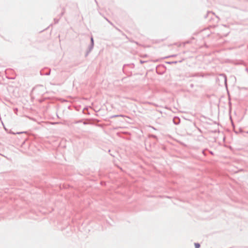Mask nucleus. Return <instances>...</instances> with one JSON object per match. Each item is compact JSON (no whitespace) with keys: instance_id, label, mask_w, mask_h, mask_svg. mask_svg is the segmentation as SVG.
Segmentation results:
<instances>
[{"instance_id":"1","label":"nucleus","mask_w":248,"mask_h":248,"mask_svg":"<svg viewBox=\"0 0 248 248\" xmlns=\"http://www.w3.org/2000/svg\"><path fill=\"white\" fill-rule=\"evenodd\" d=\"M195 248H200V245L199 243H195L194 244Z\"/></svg>"}]
</instances>
